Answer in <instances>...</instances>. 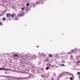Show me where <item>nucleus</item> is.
Masks as SVG:
<instances>
[{
    "instance_id": "1",
    "label": "nucleus",
    "mask_w": 80,
    "mask_h": 80,
    "mask_svg": "<svg viewBox=\"0 0 80 80\" xmlns=\"http://www.w3.org/2000/svg\"><path fill=\"white\" fill-rule=\"evenodd\" d=\"M19 15V16H21V17H22V16H23V15H24V13H23V12H20V13L19 14H18Z\"/></svg>"
},
{
    "instance_id": "2",
    "label": "nucleus",
    "mask_w": 80,
    "mask_h": 80,
    "mask_svg": "<svg viewBox=\"0 0 80 80\" xmlns=\"http://www.w3.org/2000/svg\"><path fill=\"white\" fill-rule=\"evenodd\" d=\"M11 14L10 13H8L6 15V17L7 18H9V17H10Z\"/></svg>"
},
{
    "instance_id": "3",
    "label": "nucleus",
    "mask_w": 80,
    "mask_h": 80,
    "mask_svg": "<svg viewBox=\"0 0 80 80\" xmlns=\"http://www.w3.org/2000/svg\"><path fill=\"white\" fill-rule=\"evenodd\" d=\"M30 57H31V59H33V58H36V56L32 55Z\"/></svg>"
},
{
    "instance_id": "4",
    "label": "nucleus",
    "mask_w": 80,
    "mask_h": 80,
    "mask_svg": "<svg viewBox=\"0 0 80 80\" xmlns=\"http://www.w3.org/2000/svg\"><path fill=\"white\" fill-rule=\"evenodd\" d=\"M14 56L16 58L17 57V58H19V55L15 54L14 55ZM16 59H17V58Z\"/></svg>"
},
{
    "instance_id": "5",
    "label": "nucleus",
    "mask_w": 80,
    "mask_h": 80,
    "mask_svg": "<svg viewBox=\"0 0 80 80\" xmlns=\"http://www.w3.org/2000/svg\"><path fill=\"white\" fill-rule=\"evenodd\" d=\"M41 59H43V57H45V54H43V53H42L41 54Z\"/></svg>"
},
{
    "instance_id": "6",
    "label": "nucleus",
    "mask_w": 80,
    "mask_h": 80,
    "mask_svg": "<svg viewBox=\"0 0 80 80\" xmlns=\"http://www.w3.org/2000/svg\"><path fill=\"white\" fill-rule=\"evenodd\" d=\"M8 70V68H0V70Z\"/></svg>"
},
{
    "instance_id": "7",
    "label": "nucleus",
    "mask_w": 80,
    "mask_h": 80,
    "mask_svg": "<svg viewBox=\"0 0 80 80\" xmlns=\"http://www.w3.org/2000/svg\"><path fill=\"white\" fill-rule=\"evenodd\" d=\"M15 14H11V17H14V16H15Z\"/></svg>"
},
{
    "instance_id": "8",
    "label": "nucleus",
    "mask_w": 80,
    "mask_h": 80,
    "mask_svg": "<svg viewBox=\"0 0 80 80\" xmlns=\"http://www.w3.org/2000/svg\"><path fill=\"white\" fill-rule=\"evenodd\" d=\"M49 57H53V55H52V54H49Z\"/></svg>"
},
{
    "instance_id": "9",
    "label": "nucleus",
    "mask_w": 80,
    "mask_h": 80,
    "mask_svg": "<svg viewBox=\"0 0 80 80\" xmlns=\"http://www.w3.org/2000/svg\"><path fill=\"white\" fill-rule=\"evenodd\" d=\"M76 59L77 60H79L80 59V58L78 56H77L76 57Z\"/></svg>"
},
{
    "instance_id": "10",
    "label": "nucleus",
    "mask_w": 80,
    "mask_h": 80,
    "mask_svg": "<svg viewBox=\"0 0 80 80\" xmlns=\"http://www.w3.org/2000/svg\"><path fill=\"white\" fill-rule=\"evenodd\" d=\"M77 75H80V72H78L77 73Z\"/></svg>"
},
{
    "instance_id": "11",
    "label": "nucleus",
    "mask_w": 80,
    "mask_h": 80,
    "mask_svg": "<svg viewBox=\"0 0 80 80\" xmlns=\"http://www.w3.org/2000/svg\"><path fill=\"white\" fill-rule=\"evenodd\" d=\"M2 20H4V21H5L6 20V18H2Z\"/></svg>"
},
{
    "instance_id": "12",
    "label": "nucleus",
    "mask_w": 80,
    "mask_h": 80,
    "mask_svg": "<svg viewBox=\"0 0 80 80\" xmlns=\"http://www.w3.org/2000/svg\"><path fill=\"white\" fill-rule=\"evenodd\" d=\"M9 72L10 71H7L5 73H9Z\"/></svg>"
},
{
    "instance_id": "13",
    "label": "nucleus",
    "mask_w": 80,
    "mask_h": 80,
    "mask_svg": "<svg viewBox=\"0 0 80 80\" xmlns=\"http://www.w3.org/2000/svg\"><path fill=\"white\" fill-rule=\"evenodd\" d=\"M5 77H8V78H12V77L8 76H5Z\"/></svg>"
},
{
    "instance_id": "14",
    "label": "nucleus",
    "mask_w": 80,
    "mask_h": 80,
    "mask_svg": "<svg viewBox=\"0 0 80 80\" xmlns=\"http://www.w3.org/2000/svg\"><path fill=\"white\" fill-rule=\"evenodd\" d=\"M46 70H48V69H49V67H47L46 68Z\"/></svg>"
},
{
    "instance_id": "15",
    "label": "nucleus",
    "mask_w": 80,
    "mask_h": 80,
    "mask_svg": "<svg viewBox=\"0 0 80 80\" xmlns=\"http://www.w3.org/2000/svg\"><path fill=\"white\" fill-rule=\"evenodd\" d=\"M77 63H80V61H78Z\"/></svg>"
},
{
    "instance_id": "16",
    "label": "nucleus",
    "mask_w": 80,
    "mask_h": 80,
    "mask_svg": "<svg viewBox=\"0 0 80 80\" xmlns=\"http://www.w3.org/2000/svg\"><path fill=\"white\" fill-rule=\"evenodd\" d=\"M25 8H21V10H24Z\"/></svg>"
},
{
    "instance_id": "17",
    "label": "nucleus",
    "mask_w": 80,
    "mask_h": 80,
    "mask_svg": "<svg viewBox=\"0 0 80 80\" xmlns=\"http://www.w3.org/2000/svg\"><path fill=\"white\" fill-rule=\"evenodd\" d=\"M3 24H2V22H0V25H2Z\"/></svg>"
},
{
    "instance_id": "18",
    "label": "nucleus",
    "mask_w": 80,
    "mask_h": 80,
    "mask_svg": "<svg viewBox=\"0 0 80 80\" xmlns=\"http://www.w3.org/2000/svg\"><path fill=\"white\" fill-rule=\"evenodd\" d=\"M27 6H29V3H27Z\"/></svg>"
},
{
    "instance_id": "19",
    "label": "nucleus",
    "mask_w": 80,
    "mask_h": 80,
    "mask_svg": "<svg viewBox=\"0 0 80 80\" xmlns=\"http://www.w3.org/2000/svg\"><path fill=\"white\" fill-rule=\"evenodd\" d=\"M61 66H62V67H63V66L64 65V64H61Z\"/></svg>"
},
{
    "instance_id": "20",
    "label": "nucleus",
    "mask_w": 80,
    "mask_h": 80,
    "mask_svg": "<svg viewBox=\"0 0 80 80\" xmlns=\"http://www.w3.org/2000/svg\"><path fill=\"white\" fill-rule=\"evenodd\" d=\"M70 80H72V77H70Z\"/></svg>"
},
{
    "instance_id": "21",
    "label": "nucleus",
    "mask_w": 80,
    "mask_h": 80,
    "mask_svg": "<svg viewBox=\"0 0 80 80\" xmlns=\"http://www.w3.org/2000/svg\"><path fill=\"white\" fill-rule=\"evenodd\" d=\"M18 18H17L16 19V20H18Z\"/></svg>"
},
{
    "instance_id": "22",
    "label": "nucleus",
    "mask_w": 80,
    "mask_h": 80,
    "mask_svg": "<svg viewBox=\"0 0 80 80\" xmlns=\"http://www.w3.org/2000/svg\"><path fill=\"white\" fill-rule=\"evenodd\" d=\"M65 73H69V72H65Z\"/></svg>"
},
{
    "instance_id": "23",
    "label": "nucleus",
    "mask_w": 80,
    "mask_h": 80,
    "mask_svg": "<svg viewBox=\"0 0 80 80\" xmlns=\"http://www.w3.org/2000/svg\"><path fill=\"white\" fill-rule=\"evenodd\" d=\"M44 69L43 68H42L41 69V70H44Z\"/></svg>"
},
{
    "instance_id": "24",
    "label": "nucleus",
    "mask_w": 80,
    "mask_h": 80,
    "mask_svg": "<svg viewBox=\"0 0 80 80\" xmlns=\"http://www.w3.org/2000/svg\"><path fill=\"white\" fill-rule=\"evenodd\" d=\"M62 55V54H66V53H62V54H61Z\"/></svg>"
},
{
    "instance_id": "25",
    "label": "nucleus",
    "mask_w": 80,
    "mask_h": 80,
    "mask_svg": "<svg viewBox=\"0 0 80 80\" xmlns=\"http://www.w3.org/2000/svg\"><path fill=\"white\" fill-rule=\"evenodd\" d=\"M72 76L73 77H74V75H72Z\"/></svg>"
},
{
    "instance_id": "26",
    "label": "nucleus",
    "mask_w": 80,
    "mask_h": 80,
    "mask_svg": "<svg viewBox=\"0 0 80 80\" xmlns=\"http://www.w3.org/2000/svg\"><path fill=\"white\" fill-rule=\"evenodd\" d=\"M18 80H21L20 79H18Z\"/></svg>"
},
{
    "instance_id": "27",
    "label": "nucleus",
    "mask_w": 80,
    "mask_h": 80,
    "mask_svg": "<svg viewBox=\"0 0 80 80\" xmlns=\"http://www.w3.org/2000/svg\"><path fill=\"white\" fill-rule=\"evenodd\" d=\"M49 66H50V64H49Z\"/></svg>"
},
{
    "instance_id": "28",
    "label": "nucleus",
    "mask_w": 80,
    "mask_h": 80,
    "mask_svg": "<svg viewBox=\"0 0 80 80\" xmlns=\"http://www.w3.org/2000/svg\"><path fill=\"white\" fill-rule=\"evenodd\" d=\"M39 55H40V53L39 52Z\"/></svg>"
},
{
    "instance_id": "29",
    "label": "nucleus",
    "mask_w": 80,
    "mask_h": 80,
    "mask_svg": "<svg viewBox=\"0 0 80 80\" xmlns=\"http://www.w3.org/2000/svg\"><path fill=\"white\" fill-rule=\"evenodd\" d=\"M58 67H56V68H58Z\"/></svg>"
},
{
    "instance_id": "30",
    "label": "nucleus",
    "mask_w": 80,
    "mask_h": 80,
    "mask_svg": "<svg viewBox=\"0 0 80 80\" xmlns=\"http://www.w3.org/2000/svg\"><path fill=\"white\" fill-rule=\"evenodd\" d=\"M78 77L79 78V77H80V76H79Z\"/></svg>"
},
{
    "instance_id": "31",
    "label": "nucleus",
    "mask_w": 80,
    "mask_h": 80,
    "mask_svg": "<svg viewBox=\"0 0 80 80\" xmlns=\"http://www.w3.org/2000/svg\"><path fill=\"white\" fill-rule=\"evenodd\" d=\"M62 62H64V61H62Z\"/></svg>"
},
{
    "instance_id": "32",
    "label": "nucleus",
    "mask_w": 80,
    "mask_h": 80,
    "mask_svg": "<svg viewBox=\"0 0 80 80\" xmlns=\"http://www.w3.org/2000/svg\"><path fill=\"white\" fill-rule=\"evenodd\" d=\"M1 15H0V16H1Z\"/></svg>"
},
{
    "instance_id": "33",
    "label": "nucleus",
    "mask_w": 80,
    "mask_h": 80,
    "mask_svg": "<svg viewBox=\"0 0 80 80\" xmlns=\"http://www.w3.org/2000/svg\"><path fill=\"white\" fill-rule=\"evenodd\" d=\"M48 65V64H47V65Z\"/></svg>"
},
{
    "instance_id": "34",
    "label": "nucleus",
    "mask_w": 80,
    "mask_h": 80,
    "mask_svg": "<svg viewBox=\"0 0 80 80\" xmlns=\"http://www.w3.org/2000/svg\"><path fill=\"white\" fill-rule=\"evenodd\" d=\"M79 80H80V79Z\"/></svg>"
}]
</instances>
